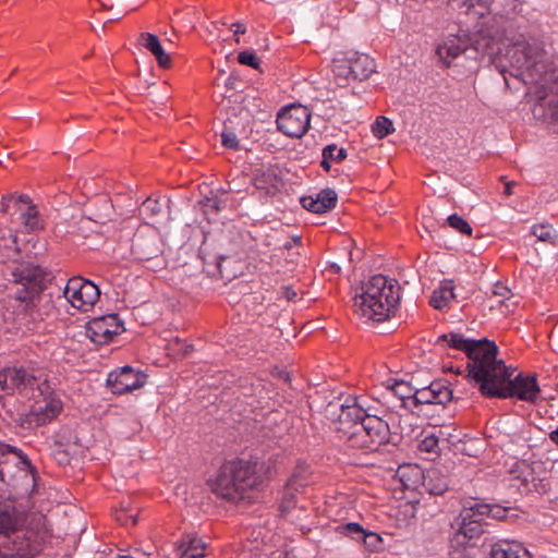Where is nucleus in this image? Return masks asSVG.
<instances>
[{"label": "nucleus", "instance_id": "obj_11", "mask_svg": "<svg viewBox=\"0 0 558 558\" xmlns=\"http://www.w3.org/2000/svg\"><path fill=\"white\" fill-rule=\"evenodd\" d=\"M12 281L22 287L17 289L16 299L33 302L44 289L45 274L41 268L32 264H17L11 268Z\"/></svg>", "mask_w": 558, "mask_h": 558}, {"label": "nucleus", "instance_id": "obj_13", "mask_svg": "<svg viewBox=\"0 0 558 558\" xmlns=\"http://www.w3.org/2000/svg\"><path fill=\"white\" fill-rule=\"evenodd\" d=\"M277 126L280 132L290 137L302 136L311 124V112L304 106L283 108L277 116Z\"/></svg>", "mask_w": 558, "mask_h": 558}, {"label": "nucleus", "instance_id": "obj_29", "mask_svg": "<svg viewBox=\"0 0 558 558\" xmlns=\"http://www.w3.org/2000/svg\"><path fill=\"white\" fill-rule=\"evenodd\" d=\"M278 168L270 167L265 170L262 174L255 178V185L257 189L266 190L267 193L270 192V189L277 190L281 183L280 178L278 177Z\"/></svg>", "mask_w": 558, "mask_h": 558}, {"label": "nucleus", "instance_id": "obj_2", "mask_svg": "<svg viewBox=\"0 0 558 558\" xmlns=\"http://www.w3.org/2000/svg\"><path fill=\"white\" fill-rule=\"evenodd\" d=\"M512 75L524 84L535 85L537 102L533 114L536 119L558 129V65L538 37H529L510 58Z\"/></svg>", "mask_w": 558, "mask_h": 558}, {"label": "nucleus", "instance_id": "obj_38", "mask_svg": "<svg viewBox=\"0 0 558 558\" xmlns=\"http://www.w3.org/2000/svg\"><path fill=\"white\" fill-rule=\"evenodd\" d=\"M238 61L239 63L248 65L253 69H258L260 63L256 54L247 50L242 51L238 54Z\"/></svg>", "mask_w": 558, "mask_h": 558}, {"label": "nucleus", "instance_id": "obj_3", "mask_svg": "<svg viewBox=\"0 0 558 558\" xmlns=\"http://www.w3.org/2000/svg\"><path fill=\"white\" fill-rule=\"evenodd\" d=\"M529 37L531 35L521 32L512 20H506L500 32L496 31L494 34L487 32L475 39L468 36L450 35L437 45L436 54L445 68H449L461 53L470 49L494 60L501 61L504 54L510 60L517 49H522Z\"/></svg>", "mask_w": 558, "mask_h": 558}, {"label": "nucleus", "instance_id": "obj_1", "mask_svg": "<svg viewBox=\"0 0 558 558\" xmlns=\"http://www.w3.org/2000/svg\"><path fill=\"white\" fill-rule=\"evenodd\" d=\"M323 400V414L335 438L348 452L371 453L386 445L390 428L381 417L369 413L364 397L345 395L331 389L317 391Z\"/></svg>", "mask_w": 558, "mask_h": 558}, {"label": "nucleus", "instance_id": "obj_39", "mask_svg": "<svg viewBox=\"0 0 558 558\" xmlns=\"http://www.w3.org/2000/svg\"><path fill=\"white\" fill-rule=\"evenodd\" d=\"M392 390L400 397V399L413 398V388L403 380L396 381L392 386Z\"/></svg>", "mask_w": 558, "mask_h": 558}, {"label": "nucleus", "instance_id": "obj_20", "mask_svg": "<svg viewBox=\"0 0 558 558\" xmlns=\"http://www.w3.org/2000/svg\"><path fill=\"white\" fill-rule=\"evenodd\" d=\"M138 44L151 52L160 68L167 69L171 65V57L165 52L156 35L146 32L141 33Z\"/></svg>", "mask_w": 558, "mask_h": 558}, {"label": "nucleus", "instance_id": "obj_5", "mask_svg": "<svg viewBox=\"0 0 558 558\" xmlns=\"http://www.w3.org/2000/svg\"><path fill=\"white\" fill-rule=\"evenodd\" d=\"M401 298L397 280L383 275L363 282L354 296V312L364 323H381L395 315Z\"/></svg>", "mask_w": 558, "mask_h": 558}, {"label": "nucleus", "instance_id": "obj_59", "mask_svg": "<svg viewBox=\"0 0 558 558\" xmlns=\"http://www.w3.org/2000/svg\"><path fill=\"white\" fill-rule=\"evenodd\" d=\"M293 295H296V292H293V294H290V296H288V300H291V298H293Z\"/></svg>", "mask_w": 558, "mask_h": 558}, {"label": "nucleus", "instance_id": "obj_44", "mask_svg": "<svg viewBox=\"0 0 558 558\" xmlns=\"http://www.w3.org/2000/svg\"><path fill=\"white\" fill-rule=\"evenodd\" d=\"M117 520L124 525L132 524L135 525L137 522L135 514H128L126 508H122L121 512L117 514Z\"/></svg>", "mask_w": 558, "mask_h": 558}, {"label": "nucleus", "instance_id": "obj_27", "mask_svg": "<svg viewBox=\"0 0 558 558\" xmlns=\"http://www.w3.org/2000/svg\"><path fill=\"white\" fill-rule=\"evenodd\" d=\"M348 156L347 149L339 148L336 144H329L323 148L320 167L326 171H330V162H341Z\"/></svg>", "mask_w": 558, "mask_h": 558}, {"label": "nucleus", "instance_id": "obj_16", "mask_svg": "<svg viewBox=\"0 0 558 558\" xmlns=\"http://www.w3.org/2000/svg\"><path fill=\"white\" fill-rule=\"evenodd\" d=\"M452 399V390L442 380L432 381L428 386L415 389V404H446Z\"/></svg>", "mask_w": 558, "mask_h": 558}, {"label": "nucleus", "instance_id": "obj_51", "mask_svg": "<svg viewBox=\"0 0 558 558\" xmlns=\"http://www.w3.org/2000/svg\"><path fill=\"white\" fill-rule=\"evenodd\" d=\"M514 185H515V182H514V181H507V182L505 183L504 194H505L506 196H510V195H512V194H513L512 189H513V186H514Z\"/></svg>", "mask_w": 558, "mask_h": 558}, {"label": "nucleus", "instance_id": "obj_50", "mask_svg": "<svg viewBox=\"0 0 558 558\" xmlns=\"http://www.w3.org/2000/svg\"><path fill=\"white\" fill-rule=\"evenodd\" d=\"M326 271L330 274H339L340 272V266L336 263H330L328 266L323 270L325 274Z\"/></svg>", "mask_w": 558, "mask_h": 558}, {"label": "nucleus", "instance_id": "obj_17", "mask_svg": "<svg viewBox=\"0 0 558 558\" xmlns=\"http://www.w3.org/2000/svg\"><path fill=\"white\" fill-rule=\"evenodd\" d=\"M348 52H338L329 65L331 80L338 87H345L353 82Z\"/></svg>", "mask_w": 558, "mask_h": 558}, {"label": "nucleus", "instance_id": "obj_53", "mask_svg": "<svg viewBox=\"0 0 558 558\" xmlns=\"http://www.w3.org/2000/svg\"><path fill=\"white\" fill-rule=\"evenodd\" d=\"M292 241H293L294 244H299L300 241H301V238L295 236V238L292 239Z\"/></svg>", "mask_w": 558, "mask_h": 558}, {"label": "nucleus", "instance_id": "obj_15", "mask_svg": "<svg viewBox=\"0 0 558 558\" xmlns=\"http://www.w3.org/2000/svg\"><path fill=\"white\" fill-rule=\"evenodd\" d=\"M146 383V375L135 372L131 366L121 367L109 373L107 385L116 395H123L138 389Z\"/></svg>", "mask_w": 558, "mask_h": 558}, {"label": "nucleus", "instance_id": "obj_37", "mask_svg": "<svg viewBox=\"0 0 558 558\" xmlns=\"http://www.w3.org/2000/svg\"><path fill=\"white\" fill-rule=\"evenodd\" d=\"M488 2H462L465 8L466 15H480L484 17L485 12L488 11Z\"/></svg>", "mask_w": 558, "mask_h": 558}, {"label": "nucleus", "instance_id": "obj_6", "mask_svg": "<svg viewBox=\"0 0 558 558\" xmlns=\"http://www.w3.org/2000/svg\"><path fill=\"white\" fill-rule=\"evenodd\" d=\"M41 520L40 517L36 527H25L26 514L23 511L12 504H0V535L7 538L1 544L3 549L12 553V558H33L37 555L47 537Z\"/></svg>", "mask_w": 558, "mask_h": 558}, {"label": "nucleus", "instance_id": "obj_7", "mask_svg": "<svg viewBox=\"0 0 558 558\" xmlns=\"http://www.w3.org/2000/svg\"><path fill=\"white\" fill-rule=\"evenodd\" d=\"M512 374L513 371L502 360L496 357L487 376L477 385L480 392L488 398H517L536 403L541 393L536 375L518 374L511 378Z\"/></svg>", "mask_w": 558, "mask_h": 558}, {"label": "nucleus", "instance_id": "obj_56", "mask_svg": "<svg viewBox=\"0 0 558 558\" xmlns=\"http://www.w3.org/2000/svg\"><path fill=\"white\" fill-rule=\"evenodd\" d=\"M225 260V258L220 257V260L218 263V268L221 269V262ZM220 272H222V270H220Z\"/></svg>", "mask_w": 558, "mask_h": 558}, {"label": "nucleus", "instance_id": "obj_8", "mask_svg": "<svg viewBox=\"0 0 558 558\" xmlns=\"http://www.w3.org/2000/svg\"><path fill=\"white\" fill-rule=\"evenodd\" d=\"M258 466L257 461L244 459L226 461L216 476L208 481V485L217 497L236 502L244 497L247 489L256 488L262 484Z\"/></svg>", "mask_w": 558, "mask_h": 558}, {"label": "nucleus", "instance_id": "obj_23", "mask_svg": "<svg viewBox=\"0 0 558 558\" xmlns=\"http://www.w3.org/2000/svg\"><path fill=\"white\" fill-rule=\"evenodd\" d=\"M175 558H203L205 556V543L197 537H184L174 550Z\"/></svg>", "mask_w": 558, "mask_h": 558}, {"label": "nucleus", "instance_id": "obj_43", "mask_svg": "<svg viewBox=\"0 0 558 558\" xmlns=\"http://www.w3.org/2000/svg\"><path fill=\"white\" fill-rule=\"evenodd\" d=\"M493 294L500 298V302L509 300L512 296V291L502 282L495 283L493 288Z\"/></svg>", "mask_w": 558, "mask_h": 558}, {"label": "nucleus", "instance_id": "obj_48", "mask_svg": "<svg viewBox=\"0 0 558 558\" xmlns=\"http://www.w3.org/2000/svg\"><path fill=\"white\" fill-rule=\"evenodd\" d=\"M300 202L306 210L314 213V197L313 196H304L300 199Z\"/></svg>", "mask_w": 558, "mask_h": 558}, {"label": "nucleus", "instance_id": "obj_30", "mask_svg": "<svg viewBox=\"0 0 558 558\" xmlns=\"http://www.w3.org/2000/svg\"><path fill=\"white\" fill-rule=\"evenodd\" d=\"M532 234L542 242L554 243L557 239V231L550 225H535L531 230Z\"/></svg>", "mask_w": 558, "mask_h": 558}, {"label": "nucleus", "instance_id": "obj_47", "mask_svg": "<svg viewBox=\"0 0 558 558\" xmlns=\"http://www.w3.org/2000/svg\"><path fill=\"white\" fill-rule=\"evenodd\" d=\"M136 247L138 250L140 257L144 260H150L154 257H157L158 253L160 252L158 247H155L154 250L150 251H145L142 248L141 243H136Z\"/></svg>", "mask_w": 558, "mask_h": 558}, {"label": "nucleus", "instance_id": "obj_36", "mask_svg": "<svg viewBox=\"0 0 558 558\" xmlns=\"http://www.w3.org/2000/svg\"><path fill=\"white\" fill-rule=\"evenodd\" d=\"M532 480L531 482L525 477L523 480V492L530 493V492H536L537 494H544L548 490V483L543 482L542 480H538L535 482V478L533 474H531Z\"/></svg>", "mask_w": 558, "mask_h": 558}, {"label": "nucleus", "instance_id": "obj_10", "mask_svg": "<svg viewBox=\"0 0 558 558\" xmlns=\"http://www.w3.org/2000/svg\"><path fill=\"white\" fill-rule=\"evenodd\" d=\"M489 508L474 501L463 507L457 518V530L450 537L449 555L451 558H474L476 541L484 533V524Z\"/></svg>", "mask_w": 558, "mask_h": 558}, {"label": "nucleus", "instance_id": "obj_22", "mask_svg": "<svg viewBox=\"0 0 558 558\" xmlns=\"http://www.w3.org/2000/svg\"><path fill=\"white\" fill-rule=\"evenodd\" d=\"M423 489L430 495H442L448 489L447 476L437 468L425 471Z\"/></svg>", "mask_w": 558, "mask_h": 558}, {"label": "nucleus", "instance_id": "obj_40", "mask_svg": "<svg viewBox=\"0 0 558 558\" xmlns=\"http://www.w3.org/2000/svg\"><path fill=\"white\" fill-rule=\"evenodd\" d=\"M221 143L225 147L236 150L240 147V143L236 135L230 131H223L221 133Z\"/></svg>", "mask_w": 558, "mask_h": 558}, {"label": "nucleus", "instance_id": "obj_26", "mask_svg": "<svg viewBox=\"0 0 558 558\" xmlns=\"http://www.w3.org/2000/svg\"><path fill=\"white\" fill-rule=\"evenodd\" d=\"M11 204L19 205V213H17L19 218H21V214H23V211L28 210V207H33V203H32L31 198L25 194H21V195L5 194L1 197V203H0L1 213L8 214L11 209Z\"/></svg>", "mask_w": 558, "mask_h": 558}, {"label": "nucleus", "instance_id": "obj_60", "mask_svg": "<svg viewBox=\"0 0 558 558\" xmlns=\"http://www.w3.org/2000/svg\"><path fill=\"white\" fill-rule=\"evenodd\" d=\"M2 165V161L0 160V166Z\"/></svg>", "mask_w": 558, "mask_h": 558}, {"label": "nucleus", "instance_id": "obj_19", "mask_svg": "<svg viewBox=\"0 0 558 558\" xmlns=\"http://www.w3.org/2000/svg\"><path fill=\"white\" fill-rule=\"evenodd\" d=\"M490 558H532L530 551L520 543L501 539L490 545Z\"/></svg>", "mask_w": 558, "mask_h": 558}, {"label": "nucleus", "instance_id": "obj_25", "mask_svg": "<svg viewBox=\"0 0 558 558\" xmlns=\"http://www.w3.org/2000/svg\"><path fill=\"white\" fill-rule=\"evenodd\" d=\"M338 203V194L332 189H323L316 194V227L325 222L318 221V216L332 210Z\"/></svg>", "mask_w": 558, "mask_h": 558}, {"label": "nucleus", "instance_id": "obj_49", "mask_svg": "<svg viewBox=\"0 0 558 558\" xmlns=\"http://www.w3.org/2000/svg\"><path fill=\"white\" fill-rule=\"evenodd\" d=\"M230 31L234 33V35L245 34L246 27L241 22H235L230 25Z\"/></svg>", "mask_w": 558, "mask_h": 558}, {"label": "nucleus", "instance_id": "obj_24", "mask_svg": "<svg viewBox=\"0 0 558 558\" xmlns=\"http://www.w3.org/2000/svg\"><path fill=\"white\" fill-rule=\"evenodd\" d=\"M456 298L454 286L451 280H445L434 290L429 304L436 310H444Z\"/></svg>", "mask_w": 558, "mask_h": 558}, {"label": "nucleus", "instance_id": "obj_57", "mask_svg": "<svg viewBox=\"0 0 558 558\" xmlns=\"http://www.w3.org/2000/svg\"><path fill=\"white\" fill-rule=\"evenodd\" d=\"M293 295H296V292H293V294H290V296H288V300H291V298H293Z\"/></svg>", "mask_w": 558, "mask_h": 558}, {"label": "nucleus", "instance_id": "obj_18", "mask_svg": "<svg viewBox=\"0 0 558 558\" xmlns=\"http://www.w3.org/2000/svg\"><path fill=\"white\" fill-rule=\"evenodd\" d=\"M348 54L351 63L350 68L352 71L353 82H363L368 80L371 75L376 72L375 60L368 54L354 51H350Z\"/></svg>", "mask_w": 558, "mask_h": 558}, {"label": "nucleus", "instance_id": "obj_4", "mask_svg": "<svg viewBox=\"0 0 558 558\" xmlns=\"http://www.w3.org/2000/svg\"><path fill=\"white\" fill-rule=\"evenodd\" d=\"M0 391L7 396L15 392L24 398L41 397L31 405L28 412L20 414V424L24 428H35L49 423L62 410V402L52 396L47 380L41 383L23 368H4L0 372Z\"/></svg>", "mask_w": 558, "mask_h": 558}, {"label": "nucleus", "instance_id": "obj_34", "mask_svg": "<svg viewBox=\"0 0 558 558\" xmlns=\"http://www.w3.org/2000/svg\"><path fill=\"white\" fill-rule=\"evenodd\" d=\"M99 11H104V12L108 13V15L106 16V21H105L106 23L119 21L128 13V11L124 9H119V8L114 9L113 4L108 3V2H100Z\"/></svg>", "mask_w": 558, "mask_h": 558}, {"label": "nucleus", "instance_id": "obj_41", "mask_svg": "<svg viewBox=\"0 0 558 558\" xmlns=\"http://www.w3.org/2000/svg\"><path fill=\"white\" fill-rule=\"evenodd\" d=\"M222 202L217 197H206L202 201V206L205 214L218 213L221 209Z\"/></svg>", "mask_w": 558, "mask_h": 558}, {"label": "nucleus", "instance_id": "obj_45", "mask_svg": "<svg viewBox=\"0 0 558 558\" xmlns=\"http://www.w3.org/2000/svg\"><path fill=\"white\" fill-rule=\"evenodd\" d=\"M485 505L489 508V511H488L486 518L492 517V518L501 520L506 517L507 509L501 508L497 505H488V504H485Z\"/></svg>", "mask_w": 558, "mask_h": 558}, {"label": "nucleus", "instance_id": "obj_31", "mask_svg": "<svg viewBox=\"0 0 558 558\" xmlns=\"http://www.w3.org/2000/svg\"><path fill=\"white\" fill-rule=\"evenodd\" d=\"M19 220L27 231H35L40 228V219L34 205L33 207H28L27 211H23Z\"/></svg>", "mask_w": 558, "mask_h": 558}, {"label": "nucleus", "instance_id": "obj_32", "mask_svg": "<svg viewBox=\"0 0 558 558\" xmlns=\"http://www.w3.org/2000/svg\"><path fill=\"white\" fill-rule=\"evenodd\" d=\"M373 134L377 138H384L395 132L391 120L386 117H378L372 126Z\"/></svg>", "mask_w": 558, "mask_h": 558}, {"label": "nucleus", "instance_id": "obj_9", "mask_svg": "<svg viewBox=\"0 0 558 558\" xmlns=\"http://www.w3.org/2000/svg\"><path fill=\"white\" fill-rule=\"evenodd\" d=\"M437 343L465 353L468 375L476 385L487 376V372L498 354V348L494 341L470 339L458 332L439 336Z\"/></svg>", "mask_w": 558, "mask_h": 558}, {"label": "nucleus", "instance_id": "obj_12", "mask_svg": "<svg viewBox=\"0 0 558 558\" xmlns=\"http://www.w3.org/2000/svg\"><path fill=\"white\" fill-rule=\"evenodd\" d=\"M63 293L71 305L81 312L92 310L100 296L99 288L83 277L69 279Z\"/></svg>", "mask_w": 558, "mask_h": 558}, {"label": "nucleus", "instance_id": "obj_21", "mask_svg": "<svg viewBox=\"0 0 558 558\" xmlns=\"http://www.w3.org/2000/svg\"><path fill=\"white\" fill-rule=\"evenodd\" d=\"M425 471L417 464H403L397 470V477L405 489L417 490L423 487Z\"/></svg>", "mask_w": 558, "mask_h": 558}, {"label": "nucleus", "instance_id": "obj_33", "mask_svg": "<svg viewBox=\"0 0 558 558\" xmlns=\"http://www.w3.org/2000/svg\"><path fill=\"white\" fill-rule=\"evenodd\" d=\"M448 223L451 228H453L454 230L459 231L460 233L464 234V235H468V236H471L472 235V232H473V229L472 227L470 226V223L464 219L462 218L461 216L457 215V214H452L448 217Z\"/></svg>", "mask_w": 558, "mask_h": 558}, {"label": "nucleus", "instance_id": "obj_35", "mask_svg": "<svg viewBox=\"0 0 558 558\" xmlns=\"http://www.w3.org/2000/svg\"><path fill=\"white\" fill-rule=\"evenodd\" d=\"M438 437L434 434L425 435L418 442V449L422 452L434 453L438 450Z\"/></svg>", "mask_w": 558, "mask_h": 558}, {"label": "nucleus", "instance_id": "obj_54", "mask_svg": "<svg viewBox=\"0 0 558 558\" xmlns=\"http://www.w3.org/2000/svg\"><path fill=\"white\" fill-rule=\"evenodd\" d=\"M11 208H13L16 214L19 213V205L11 204Z\"/></svg>", "mask_w": 558, "mask_h": 558}, {"label": "nucleus", "instance_id": "obj_46", "mask_svg": "<svg viewBox=\"0 0 558 558\" xmlns=\"http://www.w3.org/2000/svg\"><path fill=\"white\" fill-rule=\"evenodd\" d=\"M304 485L302 483V477L300 472H295L292 477L288 482V489L299 492L300 488H303Z\"/></svg>", "mask_w": 558, "mask_h": 558}, {"label": "nucleus", "instance_id": "obj_14", "mask_svg": "<svg viewBox=\"0 0 558 558\" xmlns=\"http://www.w3.org/2000/svg\"><path fill=\"white\" fill-rule=\"evenodd\" d=\"M124 330V324L118 314L95 317L86 326V335L96 344H107Z\"/></svg>", "mask_w": 558, "mask_h": 558}, {"label": "nucleus", "instance_id": "obj_42", "mask_svg": "<svg viewBox=\"0 0 558 558\" xmlns=\"http://www.w3.org/2000/svg\"><path fill=\"white\" fill-rule=\"evenodd\" d=\"M141 210L155 216L160 213L161 207L157 199L147 198L143 202Z\"/></svg>", "mask_w": 558, "mask_h": 558}, {"label": "nucleus", "instance_id": "obj_28", "mask_svg": "<svg viewBox=\"0 0 558 558\" xmlns=\"http://www.w3.org/2000/svg\"><path fill=\"white\" fill-rule=\"evenodd\" d=\"M336 531L342 535L350 536L355 539H363L364 542H367V538H374L376 541L379 539V536L376 533H367L365 530L355 522H350L345 524H339L336 527Z\"/></svg>", "mask_w": 558, "mask_h": 558}, {"label": "nucleus", "instance_id": "obj_55", "mask_svg": "<svg viewBox=\"0 0 558 558\" xmlns=\"http://www.w3.org/2000/svg\"><path fill=\"white\" fill-rule=\"evenodd\" d=\"M284 247H286V248H288V250H290V248L292 247L291 242H287V243L284 244Z\"/></svg>", "mask_w": 558, "mask_h": 558}, {"label": "nucleus", "instance_id": "obj_58", "mask_svg": "<svg viewBox=\"0 0 558 558\" xmlns=\"http://www.w3.org/2000/svg\"><path fill=\"white\" fill-rule=\"evenodd\" d=\"M293 295H296V292H293V294H290V296H288V300H291V298H293Z\"/></svg>", "mask_w": 558, "mask_h": 558}, {"label": "nucleus", "instance_id": "obj_52", "mask_svg": "<svg viewBox=\"0 0 558 558\" xmlns=\"http://www.w3.org/2000/svg\"><path fill=\"white\" fill-rule=\"evenodd\" d=\"M549 439L558 447V427L549 433Z\"/></svg>", "mask_w": 558, "mask_h": 558}]
</instances>
